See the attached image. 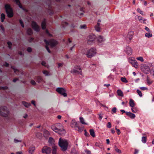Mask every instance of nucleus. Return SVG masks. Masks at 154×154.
<instances>
[{"instance_id": "obj_1", "label": "nucleus", "mask_w": 154, "mask_h": 154, "mask_svg": "<svg viewBox=\"0 0 154 154\" xmlns=\"http://www.w3.org/2000/svg\"><path fill=\"white\" fill-rule=\"evenodd\" d=\"M51 128L54 131L60 135H63L65 133V131L63 126L60 123H57L52 125Z\"/></svg>"}, {"instance_id": "obj_2", "label": "nucleus", "mask_w": 154, "mask_h": 154, "mask_svg": "<svg viewBox=\"0 0 154 154\" xmlns=\"http://www.w3.org/2000/svg\"><path fill=\"white\" fill-rule=\"evenodd\" d=\"M59 146L63 151H66L68 148L69 143L68 141L65 139H63L60 138L58 142Z\"/></svg>"}, {"instance_id": "obj_3", "label": "nucleus", "mask_w": 154, "mask_h": 154, "mask_svg": "<svg viewBox=\"0 0 154 154\" xmlns=\"http://www.w3.org/2000/svg\"><path fill=\"white\" fill-rule=\"evenodd\" d=\"M9 114V111L7 107L5 106H2L0 108V115L5 117H8Z\"/></svg>"}, {"instance_id": "obj_4", "label": "nucleus", "mask_w": 154, "mask_h": 154, "mask_svg": "<svg viewBox=\"0 0 154 154\" xmlns=\"http://www.w3.org/2000/svg\"><path fill=\"white\" fill-rule=\"evenodd\" d=\"M96 54V49L94 48H92L87 51L86 55L88 58H91L94 56Z\"/></svg>"}, {"instance_id": "obj_5", "label": "nucleus", "mask_w": 154, "mask_h": 154, "mask_svg": "<svg viewBox=\"0 0 154 154\" xmlns=\"http://www.w3.org/2000/svg\"><path fill=\"white\" fill-rule=\"evenodd\" d=\"M5 8L8 16L9 17H12L13 16V13L10 6L9 5L6 4L5 5Z\"/></svg>"}, {"instance_id": "obj_6", "label": "nucleus", "mask_w": 154, "mask_h": 154, "mask_svg": "<svg viewBox=\"0 0 154 154\" xmlns=\"http://www.w3.org/2000/svg\"><path fill=\"white\" fill-rule=\"evenodd\" d=\"M44 41L46 45H49L52 47H54L58 44L56 41L54 39H51L49 41L46 39H45Z\"/></svg>"}, {"instance_id": "obj_7", "label": "nucleus", "mask_w": 154, "mask_h": 154, "mask_svg": "<svg viewBox=\"0 0 154 154\" xmlns=\"http://www.w3.org/2000/svg\"><path fill=\"white\" fill-rule=\"evenodd\" d=\"M70 72L73 74H78L82 75V69L79 66H76Z\"/></svg>"}, {"instance_id": "obj_8", "label": "nucleus", "mask_w": 154, "mask_h": 154, "mask_svg": "<svg viewBox=\"0 0 154 154\" xmlns=\"http://www.w3.org/2000/svg\"><path fill=\"white\" fill-rule=\"evenodd\" d=\"M56 91L59 94L63 96L64 97L67 96V94L66 93L65 89L63 88L58 87L56 89Z\"/></svg>"}, {"instance_id": "obj_9", "label": "nucleus", "mask_w": 154, "mask_h": 154, "mask_svg": "<svg viewBox=\"0 0 154 154\" xmlns=\"http://www.w3.org/2000/svg\"><path fill=\"white\" fill-rule=\"evenodd\" d=\"M51 151V148L47 146H45L42 149V152L43 153H45L46 154H50Z\"/></svg>"}, {"instance_id": "obj_10", "label": "nucleus", "mask_w": 154, "mask_h": 154, "mask_svg": "<svg viewBox=\"0 0 154 154\" xmlns=\"http://www.w3.org/2000/svg\"><path fill=\"white\" fill-rule=\"evenodd\" d=\"M96 38V36L94 35H91L88 37V44H91L95 40Z\"/></svg>"}, {"instance_id": "obj_11", "label": "nucleus", "mask_w": 154, "mask_h": 154, "mask_svg": "<svg viewBox=\"0 0 154 154\" xmlns=\"http://www.w3.org/2000/svg\"><path fill=\"white\" fill-rule=\"evenodd\" d=\"M32 25L34 30L37 32H38L40 29L39 26L37 24L36 22L33 21L32 22Z\"/></svg>"}, {"instance_id": "obj_12", "label": "nucleus", "mask_w": 154, "mask_h": 154, "mask_svg": "<svg viewBox=\"0 0 154 154\" xmlns=\"http://www.w3.org/2000/svg\"><path fill=\"white\" fill-rule=\"evenodd\" d=\"M129 62L134 67L136 68L138 67V65L137 63L135 60L132 58H130L129 59Z\"/></svg>"}, {"instance_id": "obj_13", "label": "nucleus", "mask_w": 154, "mask_h": 154, "mask_svg": "<svg viewBox=\"0 0 154 154\" xmlns=\"http://www.w3.org/2000/svg\"><path fill=\"white\" fill-rule=\"evenodd\" d=\"M134 34V33L133 32L131 31L129 32L126 38V40L130 41L132 38Z\"/></svg>"}, {"instance_id": "obj_14", "label": "nucleus", "mask_w": 154, "mask_h": 154, "mask_svg": "<svg viewBox=\"0 0 154 154\" xmlns=\"http://www.w3.org/2000/svg\"><path fill=\"white\" fill-rule=\"evenodd\" d=\"M125 51L128 55H131L132 53V49L129 47H127L126 48Z\"/></svg>"}, {"instance_id": "obj_15", "label": "nucleus", "mask_w": 154, "mask_h": 154, "mask_svg": "<svg viewBox=\"0 0 154 154\" xmlns=\"http://www.w3.org/2000/svg\"><path fill=\"white\" fill-rule=\"evenodd\" d=\"M35 150V147L34 146H30L28 149V152L29 154H33Z\"/></svg>"}, {"instance_id": "obj_16", "label": "nucleus", "mask_w": 154, "mask_h": 154, "mask_svg": "<svg viewBox=\"0 0 154 154\" xmlns=\"http://www.w3.org/2000/svg\"><path fill=\"white\" fill-rule=\"evenodd\" d=\"M97 40L99 42L101 43L104 41L105 39L103 36L99 35L97 38Z\"/></svg>"}, {"instance_id": "obj_17", "label": "nucleus", "mask_w": 154, "mask_h": 154, "mask_svg": "<svg viewBox=\"0 0 154 154\" xmlns=\"http://www.w3.org/2000/svg\"><path fill=\"white\" fill-rule=\"evenodd\" d=\"M136 18H137L140 21L141 23H144L145 21L146 20V19H144L143 20V17L140 16H137L135 17V19H136Z\"/></svg>"}, {"instance_id": "obj_18", "label": "nucleus", "mask_w": 154, "mask_h": 154, "mask_svg": "<svg viewBox=\"0 0 154 154\" xmlns=\"http://www.w3.org/2000/svg\"><path fill=\"white\" fill-rule=\"evenodd\" d=\"M126 113L128 116H129L132 119H134L135 117V115L134 114L132 113L131 112H126Z\"/></svg>"}, {"instance_id": "obj_19", "label": "nucleus", "mask_w": 154, "mask_h": 154, "mask_svg": "<svg viewBox=\"0 0 154 154\" xmlns=\"http://www.w3.org/2000/svg\"><path fill=\"white\" fill-rule=\"evenodd\" d=\"M71 127L72 128L78 127L77 124L75 120H72L71 122Z\"/></svg>"}, {"instance_id": "obj_20", "label": "nucleus", "mask_w": 154, "mask_h": 154, "mask_svg": "<svg viewBox=\"0 0 154 154\" xmlns=\"http://www.w3.org/2000/svg\"><path fill=\"white\" fill-rule=\"evenodd\" d=\"M42 29H44L46 28V22L45 20H44L42 23Z\"/></svg>"}, {"instance_id": "obj_21", "label": "nucleus", "mask_w": 154, "mask_h": 154, "mask_svg": "<svg viewBox=\"0 0 154 154\" xmlns=\"http://www.w3.org/2000/svg\"><path fill=\"white\" fill-rule=\"evenodd\" d=\"M57 146L54 145L52 146L53 151L52 154H56V151L57 149Z\"/></svg>"}, {"instance_id": "obj_22", "label": "nucleus", "mask_w": 154, "mask_h": 154, "mask_svg": "<svg viewBox=\"0 0 154 154\" xmlns=\"http://www.w3.org/2000/svg\"><path fill=\"white\" fill-rule=\"evenodd\" d=\"M129 105L130 106L133 107L134 106L135 104L134 100L131 99L130 100Z\"/></svg>"}, {"instance_id": "obj_23", "label": "nucleus", "mask_w": 154, "mask_h": 154, "mask_svg": "<svg viewBox=\"0 0 154 154\" xmlns=\"http://www.w3.org/2000/svg\"><path fill=\"white\" fill-rule=\"evenodd\" d=\"M23 104L25 106V107L28 108L31 106V104L30 103H26L25 101L22 102Z\"/></svg>"}, {"instance_id": "obj_24", "label": "nucleus", "mask_w": 154, "mask_h": 154, "mask_svg": "<svg viewBox=\"0 0 154 154\" xmlns=\"http://www.w3.org/2000/svg\"><path fill=\"white\" fill-rule=\"evenodd\" d=\"M117 93L119 96L123 97V93L122 91L120 90H118L117 91Z\"/></svg>"}, {"instance_id": "obj_25", "label": "nucleus", "mask_w": 154, "mask_h": 154, "mask_svg": "<svg viewBox=\"0 0 154 154\" xmlns=\"http://www.w3.org/2000/svg\"><path fill=\"white\" fill-rule=\"evenodd\" d=\"M90 133L91 135L93 137H95V133L94 130L93 129L90 130Z\"/></svg>"}, {"instance_id": "obj_26", "label": "nucleus", "mask_w": 154, "mask_h": 154, "mask_svg": "<svg viewBox=\"0 0 154 154\" xmlns=\"http://www.w3.org/2000/svg\"><path fill=\"white\" fill-rule=\"evenodd\" d=\"M145 36L148 38H149L152 36V34L150 32L146 33L145 34Z\"/></svg>"}, {"instance_id": "obj_27", "label": "nucleus", "mask_w": 154, "mask_h": 154, "mask_svg": "<svg viewBox=\"0 0 154 154\" xmlns=\"http://www.w3.org/2000/svg\"><path fill=\"white\" fill-rule=\"evenodd\" d=\"M27 33L28 35H32L33 33L32 29L30 28L28 29L27 30Z\"/></svg>"}, {"instance_id": "obj_28", "label": "nucleus", "mask_w": 154, "mask_h": 154, "mask_svg": "<svg viewBox=\"0 0 154 154\" xmlns=\"http://www.w3.org/2000/svg\"><path fill=\"white\" fill-rule=\"evenodd\" d=\"M80 122L83 124L87 125V124L85 122V120L82 117H80L79 118Z\"/></svg>"}, {"instance_id": "obj_29", "label": "nucleus", "mask_w": 154, "mask_h": 154, "mask_svg": "<svg viewBox=\"0 0 154 154\" xmlns=\"http://www.w3.org/2000/svg\"><path fill=\"white\" fill-rule=\"evenodd\" d=\"M15 2L20 8H21L23 10H24V9L22 8V6L20 5V4L19 0H15Z\"/></svg>"}, {"instance_id": "obj_30", "label": "nucleus", "mask_w": 154, "mask_h": 154, "mask_svg": "<svg viewBox=\"0 0 154 154\" xmlns=\"http://www.w3.org/2000/svg\"><path fill=\"white\" fill-rule=\"evenodd\" d=\"M54 142V140L53 139V138L51 137H49L48 140L49 143L51 144H52Z\"/></svg>"}, {"instance_id": "obj_31", "label": "nucleus", "mask_w": 154, "mask_h": 154, "mask_svg": "<svg viewBox=\"0 0 154 154\" xmlns=\"http://www.w3.org/2000/svg\"><path fill=\"white\" fill-rule=\"evenodd\" d=\"M131 110L133 112L136 113L137 112L138 110V109L135 107H132Z\"/></svg>"}, {"instance_id": "obj_32", "label": "nucleus", "mask_w": 154, "mask_h": 154, "mask_svg": "<svg viewBox=\"0 0 154 154\" xmlns=\"http://www.w3.org/2000/svg\"><path fill=\"white\" fill-rule=\"evenodd\" d=\"M95 29L97 32H100V28L99 26H95Z\"/></svg>"}, {"instance_id": "obj_33", "label": "nucleus", "mask_w": 154, "mask_h": 154, "mask_svg": "<svg viewBox=\"0 0 154 154\" xmlns=\"http://www.w3.org/2000/svg\"><path fill=\"white\" fill-rule=\"evenodd\" d=\"M14 142L15 143H21L22 142V140H18L16 138L14 139Z\"/></svg>"}, {"instance_id": "obj_34", "label": "nucleus", "mask_w": 154, "mask_h": 154, "mask_svg": "<svg viewBox=\"0 0 154 154\" xmlns=\"http://www.w3.org/2000/svg\"><path fill=\"white\" fill-rule=\"evenodd\" d=\"M1 20H2L1 21L2 22H3L4 21V20L5 18V14L3 13L2 14H1Z\"/></svg>"}, {"instance_id": "obj_35", "label": "nucleus", "mask_w": 154, "mask_h": 154, "mask_svg": "<svg viewBox=\"0 0 154 154\" xmlns=\"http://www.w3.org/2000/svg\"><path fill=\"white\" fill-rule=\"evenodd\" d=\"M43 73L46 76H47L50 75L49 72L46 70H44L43 71Z\"/></svg>"}, {"instance_id": "obj_36", "label": "nucleus", "mask_w": 154, "mask_h": 154, "mask_svg": "<svg viewBox=\"0 0 154 154\" xmlns=\"http://www.w3.org/2000/svg\"><path fill=\"white\" fill-rule=\"evenodd\" d=\"M146 82L147 84L149 85L151 84L152 82L149 79L148 77L147 78Z\"/></svg>"}, {"instance_id": "obj_37", "label": "nucleus", "mask_w": 154, "mask_h": 154, "mask_svg": "<svg viewBox=\"0 0 154 154\" xmlns=\"http://www.w3.org/2000/svg\"><path fill=\"white\" fill-rule=\"evenodd\" d=\"M121 80L123 82L125 83H127L128 82V81L126 79L125 77H122L121 78Z\"/></svg>"}, {"instance_id": "obj_38", "label": "nucleus", "mask_w": 154, "mask_h": 154, "mask_svg": "<svg viewBox=\"0 0 154 154\" xmlns=\"http://www.w3.org/2000/svg\"><path fill=\"white\" fill-rule=\"evenodd\" d=\"M102 144L101 143H95V146L101 148L102 146Z\"/></svg>"}, {"instance_id": "obj_39", "label": "nucleus", "mask_w": 154, "mask_h": 154, "mask_svg": "<svg viewBox=\"0 0 154 154\" xmlns=\"http://www.w3.org/2000/svg\"><path fill=\"white\" fill-rule=\"evenodd\" d=\"M137 92L139 95L140 97H142V94L141 92V91H140L139 90L137 89Z\"/></svg>"}, {"instance_id": "obj_40", "label": "nucleus", "mask_w": 154, "mask_h": 154, "mask_svg": "<svg viewBox=\"0 0 154 154\" xmlns=\"http://www.w3.org/2000/svg\"><path fill=\"white\" fill-rule=\"evenodd\" d=\"M146 139L145 137H143L142 138V141L143 143H145L146 142Z\"/></svg>"}, {"instance_id": "obj_41", "label": "nucleus", "mask_w": 154, "mask_h": 154, "mask_svg": "<svg viewBox=\"0 0 154 154\" xmlns=\"http://www.w3.org/2000/svg\"><path fill=\"white\" fill-rule=\"evenodd\" d=\"M137 11L138 12L142 15H144L143 12L141 11L139 8H137Z\"/></svg>"}, {"instance_id": "obj_42", "label": "nucleus", "mask_w": 154, "mask_h": 154, "mask_svg": "<svg viewBox=\"0 0 154 154\" xmlns=\"http://www.w3.org/2000/svg\"><path fill=\"white\" fill-rule=\"evenodd\" d=\"M80 27L81 29H85L87 28L85 24L80 25Z\"/></svg>"}, {"instance_id": "obj_43", "label": "nucleus", "mask_w": 154, "mask_h": 154, "mask_svg": "<svg viewBox=\"0 0 154 154\" xmlns=\"http://www.w3.org/2000/svg\"><path fill=\"white\" fill-rule=\"evenodd\" d=\"M71 154H78V153L76 150L74 149L72 151Z\"/></svg>"}, {"instance_id": "obj_44", "label": "nucleus", "mask_w": 154, "mask_h": 154, "mask_svg": "<svg viewBox=\"0 0 154 154\" xmlns=\"http://www.w3.org/2000/svg\"><path fill=\"white\" fill-rule=\"evenodd\" d=\"M7 44L8 45V47L10 48L11 49V48L12 44V43L10 42H7Z\"/></svg>"}, {"instance_id": "obj_45", "label": "nucleus", "mask_w": 154, "mask_h": 154, "mask_svg": "<svg viewBox=\"0 0 154 154\" xmlns=\"http://www.w3.org/2000/svg\"><path fill=\"white\" fill-rule=\"evenodd\" d=\"M137 59L138 60H140L141 62H143V58L141 57H139L137 58Z\"/></svg>"}, {"instance_id": "obj_46", "label": "nucleus", "mask_w": 154, "mask_h": 154, "mask_svg": "<svg viewBox=\"0 0 154 154\" xmlns=\"http://www.w3.org/2000/svg\"><path fill=\"white\" fill-rule=\"evenodd\" d=\"M115 150L118 153H121V150L119 149H118L116 147V148L115 149Z\"/></svg>"}, {"instance_id": "obj_47", "label": "nucleus", "mask_w": 154, "mask_h": 154, "mask_svg": "<svg viewBox=\"0 0 154 154\" xmlns=\"http://www.w3.org/2000/svg\"><path fill=\"white\" fill-rule=\"evenodd\" d=\"M11 68L14 70V72L16 73L17 72H19V70L15 67L12 66L11 67Z\"/></svg>"}, {"instance_id": "obj_48", "label": "nucleus", "mask_w": 154, "mask_h": 154, "mask_svg": "<svg viewBox=\"0 0 154 154\" xmlns=\"http://www.w3.org/2000/svg\"><path fill=\"white\" fill-rule=\"evenodd\" d=\"M42 77H38L37 79V82H40L42 80Z\"/></svg>"}, {"instance_id": "obj_49", "label": "nucleus", "mask_w": 154, "mask_h": 154, "mask_svg": "<svg viewBox=\"0 0 154 154\" xmlns=\"http://www.w3.org/2000/svg\"><path fill=\"white\" fill-rule=\"evenodd\" d=\"M42 136V134L40 133H38L36 134V136L38 138H39L41 137Z\"/></svg>"}, {"instance_id": "obj_50", "label": "nucleus", "mask_w": 154, "mask_h": 154, "mask_svg": "<svg viewBox=\"0 0 154 154\" xmlns=\"http://www.w3.org/2000/svg\"><path fill=\"white\" fill-rule=\"evenodd\" d=\"M0 28L2 30V32L3 33H4L5 32V29L4 27L3 26H2L1 25L0 26Z\"/></svg>"}, {"instance_id": "obj_51", "label": "nucleus", "mask_w": 154, "mask_h": 154, "mask_svg": "<svg viewBox=\"0 0 154 154\" xmlns=\"http://www.w3.org/2000/svg\"><path fill=\"white\" fill-rule=\"evenodd\" d=\"M140 88L142 90H148L147 88L144 87H140Z\"/></svg>"}, {"instance_id": "obj_52", "label": "nucleus", "mask_w": 154, "mask_h": 154, "mask_svg": "<svg viewBox=\"0 0 154 154\" xmlns=\"http://www.w3.org/2000/svg\"><path fill=\"white\" fill-rule=\"evenodd\" d=\"M19 21L21 26L23 28L24 27V25L23 24V21H22L21 20H20Z\"/></svg>"}, {"instance_id": "obj_53", "label": "nucleus", "mask_w": 154, "mask_h": 154, "mask_svg": "<svg viewBox=\"0 0 154 154\" xmlns=\"http://www.w3.org/2000/svg\"><path fill=\"white\" fill-rule=\"evenodd\" d=\"M27 50L29 52H31L32 51V49L30 47H28L27 48Z\"/></svg>"}, {"instance_id": "obj_54", "label": "nucleus", "mask_w": 154, "mask_h": 154, "mask_svg": "<svg viewBox=\"0 0 154 154\" xmlns=\"http://www.w3.org/2000/svg\"><path fill=\"white\" fill-rule=\"evenodd\" d=\"M31 84L33 85H35L36 84V82L33 80H32L31 81Z\"/></svg>"}, {"instance_id": "obj_55", "label": "nucleus", "mask_w": 154, "mask_h": 154, "mask_svg": "<svg viewBox=\"0 0 154 154\" xmlns=\"http://www.w3.org/2000/svg\"><path fill=\"white\" fill-rule=\"evenodd\" d=\"M107 126L108 128H111V124L110 122H109L107 124Z\"/></svg>"}, {"instance_id": "obj_56", "label": "nucleus", "mask_w": 154, "mask_h": 154, "mask_svg": "<svg viewBox=\"0 0 154 154\" xmlns=\"http://www.w3.org/2000/svg\"><path fill=\"white\" fill-rule=\"evenodd\" d=\"M85 153H86V154H91V152L90 151L88 150H86L85 151Z\"/></svg>"}, {"instance_id": "obj_57", "label": "nucleus", "mask_w": 154, "mask_h": 154, "mask_svg": "<svg viewBox=\"0 0 154 154\" xmlns=\"http://www.w3.org/2000/svg\"><path fill=\"white\" fill-rule=\"evenodd\" d=\"M116 107H114L112 108V111L113 112L115 113L116 112Z\"/></svg>"}, {"instance_id": "obj_58", "label": "nucleus", "mask_w": 154, "mask_h": 154, "mask_svg": "<svg viewBox=\"0 0 154 154\" xmlns=\"http://www.w3.org/2000/svg\"><path fill=\"white\" fill-rule=\"evenodd\" d=\"M45 48H46L47 50V51L49 53H50L51 51L47 46L46 45L45 46Z\"/></svg>"}, {"instance_id": "obj_59", "label": "nucleus", "mask_w": 154, "mask_h": 154, "mask_svg": "<svg viewBox=\"0 0 154 154\" xmlns=\"http://www.w3.org/2000/svg\"><path fill=\"white\" fill-rule=\"evenodd\" d=\"M145 29L146 31H148V32H150V30H149V29L148 27H146H146H145Z\"/></svg>"}, {"instance_id": "obj_60", "label": "nucleus", "mask_w": 154, "mask_h": 154, "mask_svg": "<svg viewBox=\"0 0 154 154\" xmlns=\"http://www.w3.org/2000/svg\"><path fill=\"white\" fill-rule=\"evenodd\" d=\"M42 64L44 66H46V63L44 62V61H42Z\"/></svg>"}, {"instance_id": "obj_61", "label": "nucleus", "mask_w": 154, "mask_h": 154, "mask_svg": "<svg viewBox=\"0 0 154 154\" xmlns=\"http://www.w3.org/2000/svg\"><path fill=\"white\" fill-rule=\"evenodd\" d=\"M85 134L86 136H89V134L85 130Z\"/></svg>"}, {"instance_id": "obj_62", "label": "nucleus", "mask_w": 154, "mask_h": 154, "mask_svg": "<svg viewBox=\"0 0 154 154\" xmlns=\"http://www.w3.org/2000/svg\"><path fill=\"white\" fill-rule=\"evenodd\" d=\"M135 152L134 153V154H137L139 152V150L136 149H135Z\"/></svg>"}, {"instance_id": "obj_63", "label": "nucleus", "mask_w": 154, "mask_h": 154, "mask_svg": "<svg viewBox=\"0 0 154 154\" xmlns=\"http://www.w3.org/2000/svg\"><path fill=\"white\" fill-rule=\"evenodd\" d=\"M151 73H152V75H154V66H153V67H152V71H151Z\"/></svg>"}, {"instance_id": "obj_64", "label": "nucleus", "mask_w": 154, "mask_h": 154, "mask_svg": "<svg viewBox=\"0 0 154 154\" xmlns=\"http://www.w3.org/2000/svg\"><path fill=\"white\" fill-rule=\"evenodd\" d=\"M16 154H22L23 152L22 151H20L17 152H16Z\"/></svg>"}]
</instances>
